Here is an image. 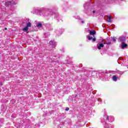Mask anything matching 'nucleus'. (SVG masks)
I'll list each match as a JSON object with an SVG mask.
<instances>
[{
  "instance_id": "obj_1",
  "label": "nucleus",
  "mask_w": 128,
  "mask_h": 128,
  "mask_svg": "<svg viewBox=\"0 0 128 128\" xmlns=\"http://www.w3.org/2000/svg\"><path fill=\"white\" fill-rule=\"evenodd\" d=\"M30 26H32V24H30V22H28L26 26L23 28V32H28V28H30Z\"/></svg>"
},
{
  "instance_id": "obj_2",
  "label": "nucleus",
  "mask_w": 128,
  "mask_h": 128,
  "mask_svg": "<svg viewBox=\"0 0 128 128\" xmlns=\"http://www.w3.org/2000/svg\"><path fill=\"white\" fill-rule=\"evenodd\" d=\"M104 46L103 44H100L99 45H98V50H100L102 48H104Z\"/></svg>"
},
{
  "instance_id": "obj_3",
  "label": "nucleus",
  "mask_w": 128,
  "mask_h": 128,
  "mask_svg": "<svg viewBox=\"0 0 128 128\" xmlns=\"http://www.w3.org/2000/svg\"><path fill=\"white\" fill-rule=\"evenodd\" d=\"M126 46H128V44H124V42L122 43V48H126Z\"/></svg>"
},
{
  "instance_id": "obj_4",
  "label": "nucleus",
  "mask_w": 128,
  "mask_h": 128,
  "mask_svg": "<svg viewBox=\"0 0 128 128\" xmlns=\"http://www.w3.org/2000/svg\"><path fill=\"white\" fill-rule=\"evenodd\" d=\"M112 78L113 80H114V82H116V80H118V78L116 76H113Z\"/></svg>"
},
{
  "instance_id": "obj_5",
  "label": "nucleus",
  "mask_w": 128,
  "mask_h": 128,
  "mask_svg": "<svg viewBox=\"0 0 128 128\" xmlns=\"http://www.w3.org/2000/svg\"><path fill=\"white\" fill-rule=\"evenodd\" d=\"M119 40L120 42H124V36L120 37Z\"/></svg>"
},
{
  "instance_id": "obj_6",
  "label": "nucleus",
  "mask_w": 128,
  "mask_h": 128,
  "mask_svg": "<svg viewBox=\"0 0 128 128\" xmlns=\"http://www.w3.org/2000/svg\"><path fill=\"white\" fill-rule=\"evenodd\" d=\"M90 34L92 36H94V34H96V31H90Z\"/></svg>"
},
{
  "instance_id": "obj_7",
  "label": "nucleus",
  "mask_w": 128,
  "mask_h": 128,
  "mask_svg": "<svg viewBox=\"0 0 128 128\" xmlns=\"http://www.w3.org/2000/svg\"><path fill=\"white\" fill-rule=\"evenodd\" d=\"M108 22H110L111 20H112V16H108Z\"/></svg>"
},
{
  "instance_id": "obj_8",
  "label": "nucleus",
  "mask_w": 128,
  "mask_h": 128,
  "mask_svg": "<svg viewBox=\"0 0 128 128\" xmlns=\"http://www.w3.org/2000/svg\"><path fill=\"white\" fill-rule=\"evenodd\" d=\"M42 24L39 23V24H38L37 26H38V28H42Z\"/></svg>"
},
{
  "instance_id": "obj_9",
  "label": "nucleus",
  "mask_w": 128,
  "mask_h": 128,
  "mask_svg": "<svg viewBox=\"0 0 128 128\" xmlns=\"http://www.w3.org/2000/svg\"><path fill=\"white\" fill-rule=\"evenodd\" d=\"M112 40H113L116 42V37H112Z\"/></svg>"
},
{
  "instance_id": "obj_10",
  "label": "nucleus",
  "mask_w": 128,
  "mask_h": 128,
  "mask_svg": "<svg viewBox=\"0 0 128 128\" xmlns=\"http://www.w3.org/2000/svg\"><path fill=\"white\" fill-rule=\"evenodd\" d=\"M88 38L89 40H91L92 39V37L90 36H88Z\"/></svg>"
},
{
  "instance_id": "obj_11",
  "label": "nucleus",
  "mask_w": 128,
  "mask_h": 128,
  "mask_svg": "<svg viewBox=\"0 0 128 128\" xmlns=\"http://www.w3.org/2000/svg\"><path fill=\"white\" fill-rule=\"evenodd\" d=\"M92 42H96V38H93L92 39Z\"/></svg>"
},
{
  "instance_id": "obj_12",
  "label": "nucleus",
  "mask_w": 128,
  "mask_h": 128,
  "mask_svg": "<svg viewBox=\"0 0 128 128\" xmlns=\"http://www.w3.org/2000/svg\"><path fill=\"white\" fill-rule=\"evenodd\" d=\"M102 44H106V42H104V40H102Z\"/></svg>"
},
{
  "instance_id": "obj_13",
  "label": "nucleus",
  "mask_w": 128,
  "mask_h": 128,
  "mask_svg": "<svg viewBox=\"0 0 128 128\" xmlns=\"http://www.w3.org/2000/svg\"><path fill=\"white\" fill-rule=\"evenodd\" d=\"M69 110H70V108H66L65 110H66V111Z\"/></svg>"
},
{
  "instance_id": "obj_14",
  "label": "nucleus",
  "mask_w": 128,
  "mask_h": 128,
  "mask_svg": "<svg viewBox=\"0 0 128 128\" xmlns=\"http://www.w3.org/2000/svg\"><path fill=\"white\" fill-rule=\"evenodd\" d=\"M50 44H52V41H50Z\"/></svg>"
},
{
  "instance_id": "obj_15",
  "label": "nucleus",
  "mask_w": 128,
  "mask_h": 128,
  "mask_svg": "<svg viewBox=\"0 0 128 128\" xmlns=\"http://www.w3.org/2000/svg\"><path fill=\"white\" fill-rule=\"evenodd\" d=\"M92 12H93V14H94V13L96 12V11L93 10V11H92Z\"/></svg>"
},
{
  "instance_id": "obj_16",
  "label": "nucleus",
  "mask_w": 128,
  "mask_h": 128,
  "mask_svg": "<svg viewBox=\"0 0 128 128\" xmlns=\"http://www.w3.org/2000/svg\"><path fill=\"white\" fill-rule=\"evenodd\" d=\"M107 44H110V43H106Z\"/></svg>"
},
{
  "instance_id": "obj_17",
  "label": "nucleus",
  "mask_w": 128,
  "mask_h": 128,
  "mask_svg": "<svg viewBox=\"0 0 128 128\" xmlns=\"http://www.w3.org/2000/svg\"><path fill=\"white\" fill-rule=\"evenodd\" d=\"M5 30H8V28H5Z\"/></svg>"
}]
</instances>
